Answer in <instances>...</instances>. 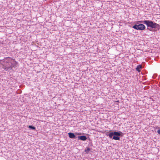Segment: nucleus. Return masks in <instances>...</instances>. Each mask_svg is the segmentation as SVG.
<instances>
[{"label":"nucleus","mask_w":160,"mask_h":160,"mask_svg":"<svg viewBox=\"0 0 160 160\" xmlns=\"http://www.w3.org/2000/svg\"><path fill=\"white\" fill-rule=\"evenodd\" d=\"M17 62L15 59L10 57H6L2 60H0V65L1 67L6 71H9L13 68L16 67Z\"/></svg>","instance_id":"f257e3e1"},{"label":"nucleus","mask_w":160,"mask_h":160,"mask_svg":"<svg viewBox=\"0 0 160 160\" xmlns=\"http://www.w3.org/2000/svg\"><path fill=\"white\" fill-rule=\"evenodd\" d=\"M122 132L119 131L116 132V131L112 132H108L106 133V135L108 136L110 138L115 140H120V137L122 136Z\"/></svg>","instance_id":"f03ea898"},{"label":"nucleus","mask_w":160,"mask_h":160,"mask_svg":"<svg viewBox=\"0 0 160 160\" xmlns=\"http://www.w3.org/2000/svg\"><path fill=\"white\" fill-rule=\"evenodd\" d=\"M137 24L139 23H143L146 24L148 28H158L160 25L153 22L148 20L140 21L135 22Z\"/></svg>","instance_id":"7ed1b4c3"},{"label":"nucleus","mask_w":160,"mask_h":160,"mask_svg":"<svg viewBox=\"0 0 160 160\" xmlns=\"http://www.w3.org/2000/svg\"><path fill=\"white\" fill-rule=\"evenodd\" d=\"M142 23H139L135 24L132 26V28L137 30L143 31L145 29L146 27L144 24Z\"/></svg>","instance_id":"20e7f679"},{"label":"nucleus","mask_w":160,"mask_h":160,"mask_svg":"<svg viewBox=\"0 0 160 160\" xmlns=\"http://www.w3.org/2000/svg\"><path fill=\"white\" fill-rule=\"evenodd\" d=\"M78 140H80L82 141H86L87 139L86 136L84 135L78 136Z\"/></svg>","instance_id":"39448f33"},{"label":"nucleus","mask_w":160,"mask_h":160,"mask_svg":"<svg viewBox=\"0 0 160 160\" xmlns=\"http://www.w3.org/2000/svg\"><path fill=\"white\" fill-rule=\"evenodd\" d=\"M68 135L69 137L71 138H76V136L75 134L72 132H69L68 133Z\"/></svg>","instance_id":"423d86ee"},{"label":"nucleus","mask_w":160,"mask_h":160,"mask_svg":"<svg viewBox=\"0 0 160 160\" xmlns=\"http://www.w3.org/2000/svg\"><path fill=\"white\" fill-rule=\"evenodd\" d=\"M142 68V65H139L137 66V68H136V70L138 72H140L141 71L140 69Z\"/></svg>","instance_id":"0eeeda50"},{"label":"nucleus","mask_w":160,"mask_h":160,"mask_svg":"<svg viewBox=\"0 0 160 160\" xmlns=\"http://www.w3.org/2000/svg\"><path fill=\"white\" fill-rule=\"evenodd\" d=\"M90 151V149L88 147H87L85 149V152L87 153H88Z\"/></svg>","instance_id":"6e6552de"},{"label":"nucleus","mask_w":160,"mask_h":160,"mask_svg":"<svg viewBox=\"0 0 160 160\" xmlns=\"http://www.w3.org/2000/svg\"><path fill=\"white\" fill-rule=\"evenodd\" d=\"M28 128L32 130H35L36 129L35 127L32 126V125H29L28 126Z\"/></svg>","instance_id":"1a4fd4ad"},{"label":"nucleus","mask_w":160,"mask_h":160,"mask_svg":"<svg viewBox=\"0 0 160 160\" xmlns=\"http://www.w3.org/2000/svg\"><path fill=\"white\" fill-rule=\"evenodd\" d=\"M75 134L76 135H81V133H79V132H75Z\"/></svg>","instance_id":"9d476101"},{"label":"nucleus","mask_w":160,"mask_h":160,"mask_svg":"<svg viewBox=\"0 0 160 160\" xmlns=\"http://www.w3.org/2000/svg\"><path fill=\"white\" fill-rule=\"evenodd\" d=\"M157 132L158 134L160 135V129L158 130Z\"/></svg>","instance_id":"9b49d317"},{"label":"nucleus","mask_w":160,"mask_h":160,"mask_svg":"<svg viewBox=\"0 0 160 160\" xmlns=\"http://www.w3.org/2000/svg\"><path fill=\"white\" fill-rule=\"evenodd\" d=\"M150 31H151V30L150 29H149Z\"/></svg>","instance_id":"f8f14e48"}]
</instances>
